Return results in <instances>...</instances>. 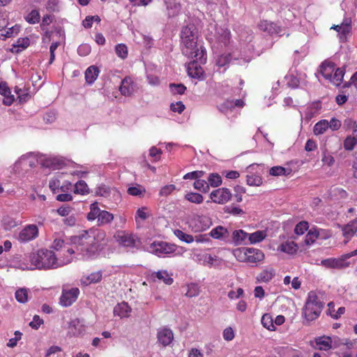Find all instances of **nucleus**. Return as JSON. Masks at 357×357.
<instances>
[{
    "mask_svg": "<svg viewBox=\"0 0 357 357\" xmlns=\"http://www.w3.org/2000/svg\"><path fill=\"white\" fill-rule=\"evenodd\" d=\"M103 231L84 230L78 235L72 237V243L76 245V250L84 259H91L97 256L101 243L105 239Z\"/></svg>",
    "mask_w": 357,
    "mask_h": 357,
    "instance_id": "obj_1",
    "label": "nucleus"
},
{
    "mask_svg": "<svg viewBox=\"0 0 357 357\" xmlns=\"http://www.w3.org/2000/svg\"><path fill=\"white\" fill-rule=\"evenodd\" d=\"M183 43V54L190 59L203 62L205 60L206 51L202 46L198 47L197 39V32L194 24H190L183 27L181 33Z\"/></svg>",
    "mask_w": 357,
    "mask_h": 357,
    "instance_id": "obj_2",
    "label": "nucleus"
},
{
    "mask_svg": "<svg viewBox=\"0 0 357 357\" xmlns=\"http://www.w3.org/2000/svg\"><path fill=\"white\" fill-rule=\"evenodd\" d=\"M72 259H61L57 258L54 252L47 249H40L30 256V261L33 268L50 269L66 265L71 261Z\"/></svg>",
    "mask_w": 357,
    "mask_h": 357,
    "instance_id": "obj_3",
    "label": "nucleus"
},
{
    "mask_svg": "<svg viewBox=\"0 0 357 357\" xmlns=\"http://www.w3.org/2000/svg\"><path fill=\"white\" fill-rule=\"evenodd\" d=\"M319 73L330 82L339 86L343 80L344 72L341 68H335L334 63L324 61L319 68Z\"/></svg>",
    "mask_w": 357,
    "mask_h": 357,
    "instance_id": "obj_4",
    "label": "nucleus"
},
{
    "mask_svg": "<svg viewBox=\"0 0 357 357\" xmlns=\"http://www.w3.org/2000/svg\"><path fill=\"white\" fill-rule=\"evenodd\" d=\"M323 307L324 305L319 300L317 294L313 291H310L308 294L307 299L303 310V314L306 321H312L315 320L319 316Z\"/></svg>",
    "mask_w": 357,
    "mask_h": 357,
    "instance_id": "obj_5",
    "label": "nucleus"
},
{
    "mask_svg": "<svg viewBox=\"0 0 357 357\" xmlns=\"http://www.w3.org/2000/svg\"><path fill=\"white\" fill-rule=\"evenodd\" d=\"M116 241L124 247L137 248L139 241L138 238L132 234L125 231H118L114 235Z\"/></svg>",
    "mask_w": 357,
    "mask_h": 357,
    "instance_id": "obj_6",
    "label": "nucleus"
},
{
    "mask_svg": "<svg viewBox=\"0 0 357 357\" xmlns=\"http://www.w3.org/2000/svg\"><path fill=\"white\" fill-rule=\"evenodd\" d=\"M321 264L327 268L344 269L351 264V261H348L347 258H344V255H342L337 258L332 257L323 259Z\"/></svg>",
    "mask_w": 357,
    "mask_h": 357,
    "instance_id": "obj_7",
    "label": "nucleus"
},
{
    "mask_svg": "<svg viewBox=\"0 0 357 357\" xmlns=\"http://www.w3.org/2000/svg\"><path fill=\"white\" fill-rule=\"evenodd\" d=\"M258 26L261 31L266 32L271 36L276 34L278 36H282L286 33L285 29L282 26L267 20L260 22Z\"/></svg>",
    "mask_w": 357,
    "mask_h": 357,
    "instance_id": "obj_8",
    "label": "nucleus"
},
{
    "mask_svg": "<svg viewBox=\"0 0 357 357\" xmlns=\"http://www.w3.org/2000/svg\"><path fill=\"white\" fill-rule=\"evenodd\" d=\"M79 290L78 288H71L70 289H63L60 298V304L64 307L71 305L77 300Z\"/></svg>",
    "mask_w": 357,
    "mask_h": 357,
    "instance_id": "obj_9",
    "label": "nucleus"
},
{
    "mask_svg": "<svg viewBox=\"0 0 357 357\" xmlns=\"http://www.w3.org/2000/svg\"><path fill=\"white\" fill-rule=\"evenodd\" d=\"M151 248L152 252L158 257L173 253L176 250L174 245L166 242H155L151 245Z\"/></svg>",
    "mask_w": 357,
    "mask_h": 357,
    "instance_id": "obj_10",
    "label": "nucleus"
},
{
    "mask_svg": "<svg viewBox=\"0 0 357 357\" xmlns=\"http://www.w3.org/2000/svg\"><path fill=\"white\" fill-rule=\"evenodd\" d=\"M238 253L245 255L246 261L249 263H257L264 258V255L261 250L254 248H243Z\"/></svg>",
    "mask_w": 357,
    "mask_h": 357,
    "instance_id": "obj_11",
    "label": "nucleus"
},
{
    "mask_svg": "<svg viewBox=\"0 0 357 357\" xmlns=\"http://www.w3.org/2000/svg\"><path fill=\"white\" fill-rule=\"evenodd\" d=\"M38 234V229L35 225H29L24 227L18 235L20 242H27L36 238Z\"/></svg>",
    "mask_w": 357,
    "mask_h": 357,
    "instance_id": "obj_12",
    "label": "nucleus"
},
{
    "mask_svg": "<svg viewBox=\"0 0 357 357\" xmlns=\"http://www.w3.org/2000/svg\"><path fill=\"white\" fill-rule=\"evenodd\" d=\"M231 193L227 188H219L211 193V198L215 203L225 204L230 200Z\"/></svg>",
    "mask_w": 357,
    "mask_h": 357,
    "instance_id": "obj_13",
    "label": "nucleus"
},
{
    "mask_svg": "<svg viewBox=\"0 0 357 357\" xmlns=\"http://www.w3.org/2000/svg\"><path fill=\"white\" fill-rule=\"evenodd\" d=\"M204 58L205 60L203 63L206 60V55L204 56ZM192 59L193 62L190 63L188 68V75L192 78L204 79V70L200 66L197 64V62H199L201 63H202V62L197 61L195 59Z\"/></svg>",
    "mask_w": 357,
    "mask_h": 357,
    "instance_id": "obj_14",
    "label": "nucleus"
},
{
    "mask_svg": "<svg viewBox=\"0 0 357 357\" xmlns=\"http://www.w3.org/2000/svg\"><path fill=\"white\" fill-rule=\"evenodd\" d=\"M158 340L162 345H169L173 340L172 331L167 328L159 330L158 332Z\"/></svg>",
    "mask_w": 357,
    "mask_h": 357,
    "instance_id": "obj_15",
    "label": "nucleus"
},
{
    "mask_svg": "<svg viewBox=\"0 0 357 357\" xmlns=\"http://www.w3.org/2000/svg\"><path fill=\"white\" fill-rule=\"evenodd\" d=\"M0 93L4 96L3 103L10 106L14 101V96L10 95V91L6 82L0 83Z\"/></svg>",
    "mask_w": 357,
    "mask_h": 357,
    "instance_id": "obj_16",
    "label": "nucleus"
},
{
    "mask_svg": "<svg viewBox=\"0 0 357 357\" xmlns=\"http://www.w3.org/2000/svg\"><path fill=\"white\" fill-rule=\"evenodd\" d=\"M131 312V308L127 303L122 302L116 305L114 308V314L121 318L128 317Z\"/></svg>",
    "mask_w": 357,
    "mask_h": 357,
    "instance_id": "obj_17",
    "label": "nucleus"
},
{
    "mask_svg": "<svg viewBox=\"0 0 357 357\" xmlns=\"http://www.w3.org/2000/svg\"><path fill=\"white\" fill-rule=\"evenodd\" d=\"M151 278L155 281V278H157L158 280L162 281L165 284L167 285H170L173 283V278L169 275L167 271H159L157 272H153L151 275Z\"/></svg>",
    "mask_w": 357,
    "mask_h": 357,
    "instance_id": "obj_18",
    "label": "nucleus"
},
{
    "mask_svg": "<svg viewBox=\"0 0 357 357\" xmlns=\"http://www.w3.org/2000/svg\"><path fill=\"white\" fill-rule=\"evenodd\" d=\"M119 91L124 96H130L132 94L134 89L130 77H125L121 81V84L119 86Z\"/></svg>",
    "mask_w": 357,
    "mask_h": 357,
    "instance_id": "obj_19",
    "label": "nucleus"
},
{
    "mask_svg": "<svg viewBox=\"0 0 357 357\" xmlns=\"http://www.w3.org/2000/svg\"><path fill=\"white\" fill-rule=\"evenodd\" d=\"M194 221L196 223L195 225V230L196 231H204L207 229L211 225L210 220L206 216H197Z\"/></svg>",
    "mask_w": 357,
    "mask_h": 357,
    "instance_id": "obj_20",
    "label": "nucleus"
},
{
    "mask_svg": "<svg viewBox=\"0 0 357 357\" xmlns=\"http://www.w3.org/2000/svg\"><path fill=\"white\" fill-rule=\"evenodd\" d=\"M167 6V15L169 17L177 15L181 10V4L176 0H168L165 1Z\"/></svg>",
    "mask_w": 357,
    "mask_h": 357,
    "instance_id": "obj_21",
    "label": "nucleus"
},
{
    "mask_svg": "<svg viewBox=\"0 0 357 357\" xmlns=\"http://www.w3.org/2000/svg\"><path fill=\"white\" fill-rule=\"evenodd\" d=\"M69 329L70 333L75 336L82 335L85 331L84 325L78 319H74L70 322Z\"/></svg>",
    "mask_w": 357,
    "mask_h": 357,
    "instance_id": "obj_22",
    "label": "nucleus"
},
{
    "mask_svg": "<svg viewBox=\"0 0 357 357\" xmlns=\"http://www.w3.org/2000/svg\"><path fill=\"white\" fill-rule=\"evenodd\" d=\"M324 231V229H310L305 236V243L306 245H311L314 243L317 239L319 238L321 234Z\"/></svg>",
    "mask_w": 357,
    "mask_h": 357,
    "instance_id": "obj_23",
    "label": "nucleus"
},
{
    "mask_svg": "<svg viewBox=\"0 0 357 357\" xmlns=\"http://www.w3.org/2000/svg\"><path fill=\"white\" fill-rule=\"evenodd\" d=\"M356 231H357V220L351 221L342 227L343 236L347 239L356 235Z\"/></svg>",
    "mask_w": 357,
    "mask_h": 357,
    "instance_id": "obj_24",
    "label": "nucleus"
},
{
    "mask_svg": "<svg viewBox=\"0 0 357 357\" xmlns=\"http://www.w3.org/2000/svg\"><path fill=\"white\" fill-rule=\"evenodd\" d=\"M99 70L97 67L91 66L89 67L85 72L86 82L91 84L97 79Z\"/></svg>",
    "mask_w": 357,
    "mask_h": 357,
    "instance_id": "obj_25",
    "label": "nucleus"
},
{
    "mask_svg": "<svg viewBox=\"0 0 357 357\" xmlns=\"http://www.w3.org/2000/svg\"><path fill=\"white\" fill-rule=\"evenodd\" d=\"M266 236L265 231H257L248 234V241L250 244H255L262 241Z\"/></svg>",
    "mask_w": 357,
    "mask_h": 357,
    "instance_id": "obj_26",
    "label": "nucleus"
},
{
    "mask_svg": "<svg viewBox=\"0 0 357 357\" xmlns=\"http://www.w3.org/2000/svg\"><path fill=\"white\" fill-rule=\"evenodd\" d=\"M217 36L220 42L227 45L230 40V31L227 28L220 27L217 29Z\"/></svg>",
    "mask_w": 357,
    "mask_h": 357,
    "instance_id": "obj_27",
    "label": "nucleus"
},
{
    "mask_svg": "<svg viewBox=\"0 0 357 357\" xmlns=\"http://www.w3.org/2000/svg\"><path fill=\"white\" fill-rule=\"evenodd\" d=\"M275 275V271L273 268H270L268 269H266L263 271L260 274L257 276V279L259 282H268L272 280V278Z\"/></svg>",
    "mask_w": 357,
    "mask_h": 357,
    "instance_id": "obj_28",
    "label": "nucleus"
},
{
    "mask_svg": "<svg viewBox=\"0 0 357 357\" xmlns=\"http://www.w3.org/2000/svg\"><path fill=\"white\" fill-rule=\"evenodd\" d=\"M248 236V234L242 229L234 231L232 234L233 241L236 245L243 243Z\"/></svg>",
    "mask_w": 357,
    "mask_h": 357,
    "instance_id": "obj_29",
    "label": "nucleus"
},
{
    "mask_svg": "<svg viewBox=\"0 0 357 357\" xmlns=\"http://www.w3.org/2000/svg\"><path fill=\"white\" fill-rule=\"evenodd\" d=\"M114 219L113 214L106 211H100L98 219V225H103L110 223Z\"/></svg>",
    "mask_w": 357,
    "mask_h": 357,
    "instance_id": "obj_30",
    "label": "nucleus"
},
{
    "mask_svg": "<svg viewBox=\"0 0 357 357\" xmlns=\"http://www.w3.org/2000/svg\"><path fill=\"white\" fill-rule=\"evenodd\" d=\"M328 128V121L321 120L314 125L313 132L315 135H319L324 133Z\"/></svg>",
    "mask_w": 357,
    "mask_h": 357,
    "instance_id": "obj_31",
    "label": "nucleus"
},
{
    "mask_svg": "<svg viewBox=\"0 0 357 357\" xmlns=\"http://www.w3.org/2000/svg\"><path fill=\"white\" fill-rule=\"evenodd\" d=\"M74 192L75 194L86 195L89 192V189L84 181L80 180L75 184Z\"/></svg>",
    "mask_w": 357,
    "mask_h": 357,
    "instance_id": "obj_32",
    "label": "nucleus"
},
{
    "mask_svg": "<svg viewBox=\"0 0 357 357\" xmlns=\"http://www.w3.org/2000/svg\"><path fill=\"white\" fill-rule=\"evenodd\" d=\"M316 344L319 349L326 351L331 348V340L328 337H320L316 339Z\"/></svg>",
    "mask_w": 357,
    "mask_h": 357,
    "instance_id": "obj_33",
    "label": "nucleus"
},
{
    "mask_svg": "<svg viewBox=\"0 0 357 357\" xmlns=\"http://www.w3.org/2000/svg\"><path fill=\"white\" fill-rule=\"evenodd\" d=\"M102 279V273L100 271L95 272L91 273L88 275L84 280H82V282L86 285H88L91 283H96L100 281Z\"/></svg>",
    "mask_w": 357,
    "mask_h": 357,
    "instance_id": "obj_34",
    "label": "nucleus"
},
{
    "mask_svg": "<svg viewBox=\"0 0 357 357\" xmlns=\"http://www.w3.org/2000/svg\"><path fill=\"white\" fill-rule=\"evenodd\" d=\"M291 170L289 168H284L281 166H275L271 168L269 173L273 176H282L288 175L291 173Z\"/></svg>",
    "mask_w": 357,
    "mask_h": 357,
    "instance_id": "obj_35",
    "label": "nucleus"
},
{
    "mask_svg": "<svg viewBox=\"0 0 357 357\" xmlns=\"http://www.w3.org/2000/svg\"><path fill=\"white\" fill-rule=\"evenodd\" d=\"M280 250L288 254H294L297 251V246L294 242H285L280 246Z\"/></svg>",
    "mask_w": 357,
    "mask_h": 357,
    "instance_id": "obj_36",
    "label": "nucleus"
},
{
    "mask_svg": "<svg viewBox=\"0 0 357 357\" xmlns=\"http://www.w3.org/2000/svg\"><path fill=\"white\" fill-rule=\"evenodd\" d=\"M227 234V229L222 226H218L215 228L213 229L210 235L214 238L220 239L224 237Z\"/></svg>",
    "mask_w": 357,
    "mask_h": 357,
    "instance_id": "obj_37",
    "label": "nucleus"
},
{
    "mask_svg": "<svg viewBox=\"0 0 357 357\" xmlns=\"http://www.w3.org/2000/svg\"><path fill=\"white\" fill-rule=\"evenodd\" d=\"M1 222L6 230H10L18 225L15 219L8 215L4 216Z\"/></svg>",
    "mask_w": 357,
    "mask_h": 357,
    "instance_id": "obj_38",
    "label": "nucleus"
},
{
    "mask_svg": "<svg viewBox=\"0 0 357 357\" xmlns=\"http://www.w3.org/2000/svg\"><path fill=\"white\" fill-rule=\"evenodd\" d=\"M15 298L21 303H26L29 300L28 290L25 288L19 289L15 292Z\"/></svg>",
    "mask_w": 357,
    "mask_h": 357,
    "instance_id": "obj_39",
    "label": "nucleus"
},
{
    "mask_svg": "<svg viewBox=\"0 0 357 357\" xmlns=\"http://www.w3.org/2000/svg\"><path fill=\"white\" fill-rule=\"evenodd\" d=\"M261 324L264 327L267 328L271 331H273L275 330V327L273 324V321L271 315L268 314H265L261 317Z\"/></svg>",
    "mask_w": 357,
    "mask_h": 357,
    "instance_id": "obj_40",
    "label": "nucleus"
},
{
    "mask_svg": "<svg viewBox=\"0 0 357 357\" xmlns=\"http://www.w3.org/2000/svg\"><path fill=\"white\" fill-rule=\"evenodd\" d=\"M174 234L181 241L187 243H190L194 241V237L192 235L185 234L180 229L174 230Z\"/></svg>",
    "mask_w": 357,
    "mask_h": 357,
    "instance_id": "obj_41",
    "label": "nucleus"
},
{
    "mask_svg": "<svg viewBox=\"0 0 357 357\" xmlns=\"http://www.w3.org/2000/svg\"><path fill=\"white\" fill-rule=\"evenodd\" d=\"M357 144V135L356 136H348L344 141V148L347 151H352Z\"/></svg>",
    "mask_w": 357,
    "mask_h": 357,
    "instance_id": "obj_42",
    "label": "nucleus"
},
{
    "mask_svg": "<svg viewBox=\"0 0 357 357\" xmlns=\"http://www.w3.org/2000/svg\"><path fill=\"white\" fill-rule=\"evenodd\" d=\"M100 209L98 208L97 203H93L90 206V212L87 215L89 220H93L98 219Z\"/></svg>",
    "mask_w": 357,
    "mask_h": 357,
    "instance_id": "obj_43",
    "label": "nucleus"
},
{
    "mask_svg": "<svg viewBox=\"0 0 357 357\" xmlns=\"http://www.w3.org/2000/svg\"><path fill=\"white\" fill-rule=\"evenodd\" d=\"M200 290L198 284L195 283H190L188 285V290L185 296L190 298L197 296L199 294Z\"/></svg>",
    "mask_w": 357,
    "mask_h": 357,
    "instance_id": "obj_44",
    "label": "nucleus"
},
{
    "mask_svg": "<svg viewBox=\"0 0 357 357\" xmlns=\"http://www.w3.org/2000/svg\"><path fill=\"white\" fill-rule=\"evenodd\" d=\"M246 182L250 186H259L262 184V178L255 174L248 175L247 176Z\"/></svg>",
    "mask_w": 357,
    "mask_h": 357,
    "instance_id": "obj_45",
    "label": "nucleus"
},
{
    "mask_svg": "<svg viewBox=\"0 0 357 357\" xmlns=\"http://www.w3.org/2000/svg\"><path fill=\"white\" fill-rule=\"evenodd\" d=\"M40 15L37 10H32L26 17L25 20L29 24L38 23L40 20Z\"/></svg>",
    "mask_w": 357,
    "mask_h": 357,
    "instance_id": "obj_46",
    "label": "nucleus"
},
{
    "mask_svg": "<svg viewBox=\"0 0 357 357\" xmlns=\"http://www.w3.org/2000/svg\"><path fill=\"white\" fill-rule=\"evenodd\" d=\"M185 198L189 202L195 204H201L204 200L202 195L195 192L188 193L185 195Z\"/></svg>",
    "mask_w": 357,
    "mask_h": 357,
    "instance_id": "obj_47",
    "label": "nucleus"
},
{
    "mask_svg": "<svg viewBox=\"0 0 357 357\" xmlns=\"http://www.w3.org/2000/svg\"><path fill=\"white\" fill-rule=\"evenodd\" d=\"M127 191L129 195L132 196H141L146 192L145 188L139 185L130 187Z\"/></svg>",
    "mask_w": 357,
    "mask_h": 357,
    "instance_id": "obj_48",
    "label": "nucleus"
},
{
    "mask_svg": "<svg viewBox=\"0 0 357 357\" xmlns=\"http://www.w3.org/2000/svg\"><path fill=\"white\" fill-rule=\"evenodd\" d=\"M328 314L331 316L332 318H333L334 319H337L338 318L340 317V316L342 314H343L345 312V308L344 307H340L338 308L337 311L333 314L332 312H331V307H335V305L333 302H330L328 304Z\"/></svg>",
    "mask_w": 357,
    "mask_h": 357,
    "instance_id": "obj_49",
    "label": "nucleus"
},
{
    "mask_svg": "<svg viewBox=\"0 0 357 357\" xmlns=\"http://www.w3.org/2000/svg\"><path fill=\"white\" fill-rule=\"evenodd\" d=\"M308 228V222L306 221H301L296 225L294 232L297 235H303Z\"/></svg>",
    "mask_w": 357,
    "mask_h": 357,
    "instance_id": "obj_50",
    "label": "nucleus"
},
{
    "mask_svg": "<svg viewBox=\"0 0 357 357\" xmlns=\"http://www.w3.org/2000/svg\"><path fill=\"white\" fill-rule=\"evenodd\" d=\"M169 89L173 94H183L186 87L182 84H170Z\"/></svg>",
    "mask_w": 357,
    "mask_h": 357,
    "instance_id": "obj_51",
    "label": "nucleus"
},
{
    "mask_svg": "<svg viewBox=\"0 0 357 357\" xmlns=\"http://www.w3.org/2000/svg\"><path fill=\"white\" fill-rule=\"evenodd\" d=\"M194 187L195 189L202 191L204 192H206L209 190L208 183L202 179H197L194 183Z\"/></svg>",
    "mask_w": 357,
    "mask_h": 357,
    "instance_id": "obj_52",
    "label": "nucleus"
},
{
    "mask_svg": "<svg viewBox=\"0 0 357 357\" xmlns=\"http://www.w3.org/2000/svg\"><path fill=\"white\" fill-rule=\"evenodd\" d=\"M208 185H211L213 187H217L222 183V178L218 174H211L208 178Z\"/></svg>",
    "mask_w": 357,
    "mask_h": 357,
    "instance_id": "obj_53",
    "label": "nucleus"
},
{
    "mask_svg": "<svg viewBox=\"0 0 357 357\" xmlns=\"http://www.w3.org/2000/svg\"><path fill=\"white\" fill-rule=\"evenodd\" d=\"M20 31V26L17 25L13 26L5 32L1 33V37H3L2 39H6L7 38H10L13 36L14 35H16Z\"/></svg>",
    "mask_w": 357,
    "mask_h": 357,
    "instance_id": "obj_54",
    "label": "nucleus"
},
{
    "mask_svg": "<svg viewBox=\"0 0 357 357\" xmlns=\"http://www.w3.org/2000/svg\"><path fill=\"white\" fill-rule=\"evenodd\" d=\"M116 54L122 58L125 59L128 56V48L124 44H119L116 46Z\"/></svg>",
    "mask_w": 357,
    "mask_h": 357,
    "instance_id": "obj_55",
    "label": "nucleus"
},
{
    "mask_svg": "<svg viewBox=\"0 0 357 357\" xmlns=\"http://www.w3.org/2000/svg\"><path fill=\"white\" fill-rule=\"evenodd\" d=\"M148 210V208L146 207H142L137 209L135 215V220L137 221V219L139 218L142 220H146L149 217V213L146 212Z\"/></svg>",
    "mask_w": 357,
    "mask_h": 357,
    "instance_id": "obj_56",
    "label": "nucleus"
},
{
    "mask_svg": "<svg viewBox=\"0 0 357 357\" xmlns=\"http://www.w3.org/2000/svg\"><path fill=\"white\" fill-rule=\"evenodd\" d=\"M321 161L324 165L331 167L335 162V159L332 155L328 153L326 151H324L323 152Z\"/></svg>",
    "mask_w": 357,
    "mask_h": 357,
    "instance_id": "obj_57",
    "label": "nucleus"
},
{
    "mask_svg": "<svg viewBox=\"0 0 357 357\" xmlns=\"http://www.w3.org/2000/svg\"><path fill=\"white\" fill-rule=\"evenodd\" d=\"M175 189L176 186L173 184L165 185L160 189L159 195L162 197H167L170 195Z\"/></svg>",
    "mask_w": 357,
    "mask_h": 357,
    "instance_id": "obj_58",
    "label": "nucleus"
},
{
    "mask_svg": "<svg viewBox=\"0 0 357 357\" xmlns=\"http://www.w3.org/2000/svg\"><path fill=\"white\" fill-rule=\"evenodd\" d=\"M224 211L225 213L234 215H238L243 213V211L242 209L237 206H227L225 207Z\"/></svg>",
    "mask_w": 357,
    "mask_h": 357,
    "instance_id": "obj_59",
    "label": "nucleus"
},
{
    "mask_svg": "<svg viewBox=\"0 0 357 357\" xmlns=\"http://www.w3.org/2000/svg\"><path fill=\"white\" fill-rule=\"evenodd\" d=\"M59 0H48L46 8L50 12H56L59 10Z\"/></svg>",
    "mask_w": 357,
    "mask_h": 357,
    "instance_id": "obj_60",
    "label": "nucleus"
},
{
    "mask_svg": "<svg viewBox=\"0 0 357 357\" xmlns=\"http://www.w3.org/2000/svg\"><path fill=\"white\" fill-rule=\"evenodd\" d=\"M287 85L291 88H296L299 85V80L294 75H290L286 77Z\"/></svg>",
    "mask_w": 357,
    "mask_h": 357,
    "instance_id": "obj_61",
    "label": "nucleus"
},
{
    "mask_svg": "<svg viewBox=\"0 0 357 357\" xmlns=\"http://www.w3.org/2000/svg\"><path fill=\"white\" fill-rule=\"evenodd\" d=\"M171 110L174 112L181 114L185 109V105L181 101L172 103L170 105Z\"/></svg>",
    "mask_w": 357,
    "mask_h": 357,
    "instance_id": "obj_62",
    "label": "nucleus"
},
{
    "mask_svg": "<svg viewBox=\"0 0 357 357\" xmlns=\"http://www.w3.org/2000/svg\"><path fill=\"white\" fill-rule=\"evenodd\" d=\"M43 324V320L40 319L38 315H35L33 318V320L29 323V326L32 328L37 330Z\"/></svg>",
    "mask_w": 357,
    "mask_h": 357,
    "instance_id": "obj_63",
    "label": "nucleus"
},
{
    "mask_svg": "<svg viewBox=\"0 0 357 357\" xmlns=\"http://www.w3.org/2000/svg\"><path fill=\"white\" fill-rule=\"evenodd\" d=\"M230 57L229 54L220 56L217 61V65L220 67L225 66L230 62Z\"/></svg>",
    "mask_w": 357,
    "mask_h": 357,
    "instance_id": "obj_64",
    "label": "nucleus"
}]
</instances>
